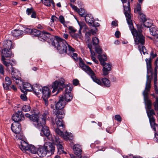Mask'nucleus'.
<instances>
[{
    "instance_id": "f257e3e1",
    "label": "nucleus",
    "mask_w": 158,
    "mask_h": 158,
    "mask_svg": "<svg viewBox=\"0 0 158 158\" xmlns=\"http://www.w3.org/2000/svg\"><path fill=\"white\" fill-rule=\"evenodd\" d=\"M145 61L147 65V75L145 89L142 94L143 96L146 112L149 119L150 125L152 128L156 132V127H157L158 125L155 123V119L153 115L155 114V113L154 110L152 109V102L148 97L151 87V82L153 74V69L152 66V59L150 58H146Z\"/></svg>"
},
{
    "instance_id": "f03ea898",
    "label": "nucleus",
    "mask_w": 158,
    "mask_h": 158,
    "mask_svg": "<svg viewBox=\"0 0 158 158\" xmlns=\"http://www.w3.org/2000/svg\"><path fill=\"white\" fill-rule=\"evenodd\" d=\"M123 4L124 13L125 15L126 20L129 25V27L134 38L135 42L136 45L140 44L138 46L139 50L140 53H143L144 55H148L145 47L143 45L145 43L144 37L141 33L142 30L138 28V32L134 27L132 20L131 19V8L130 6V0H121Z\"/></svg>"
},
{
    "instance_id": "7ed1b4c3",
    "label": "nucleus",
    "mask_w": 158,
    "mask_h": 158,
    "mask_svg": "<svg viewBox=\"0 0 158 158\" xmlns=\"http://www.w3.org/2000/svg\"><path fill=\"white\" fill-rule=\"evenodd\" d=\"M65 80L64 79L60 78L58 81H55L52 84V88H53L52 93H54L56 90V94L62 91L64 87H65V89L64 93V98L65 101L68 102L71 101L73 98V96L71 93V88L70 86V85L67 84L65 85L64 84Z\"/></svg>"
},
{
    "instance_id": "20e7f679",
    "label": "nucleus",
    "mask_w": 158,
    "mask_h": 158,
    "mask_svg": "<svg viewBox=\"0 0 158 158\" xmlns=\"http://www.w3.org/2000/svg\"><path fill=\"white\" fill-rule=\"evenodd\" d=\"M52 44L57 48L58 52L60 53H66L69 55L71 52L75 51V49L68 44L65 40L58 36L56 37V39L53 41Z\"/></svg>"
},
{
    "instance_id": "39448f33",
    "label": "nucleus",
    "mask_w": 158,
    "mask_h": 158,
    "mask_svg": "<svg viewBox=\"0 0 158 158\" xmlns=\"http://www.w3.org/2000/svg\"><path fill=\"white\" fill-rule=\"evenodd\" d=\"M55 121L56 123H53V127L56 134L60 136L66 141H67L69 139H72L73 138V135L71 133L66 132L64 135L61 130L63 129L64 127L62 120L56 118Z\"/></svg>"
},
{
    "instance_id": "423d86ee",
    "label": "nucleus",
    "mask_w": 158,
    "mask_h": 158,
    "mask_svg": "<svg viewBox=\"0 0 158 158\" xmlns=\"http://www.w3.org/2000/svg\"><path fill=\"white\" fill-rule=\"evenodd\" d=\"M44 125L45 124L43 125L42 126L40 127V129L42 128V131L44 135L49 140L51 141L56 145L58 151L60 150L63 151V148L62 142L58 136L52 137L50 134L49 128Z\"/></svg>"
},
{
    "instance_id": "0eeeda50",
    "label": "nucleus",
    "mask_w": 158,
    "mask_h": 158,
    "mask_svg": "<svg viewBox=\"0 0 158 158\" xmlns=\"http://www.w3.org/2000/svg\"><path fill=\"white\" fill-rule=\"evenodd\" d=\"M48 115V112L47 111H45L40 117L37 114H32L30 117V120L35 123L34 124L36 128L40 129V127L46 124Z\"/></svg>"
},
{
    "instance_id": "6e6552de",
    "label": "nucleus",
    "mask_w": 158,
    "mask_h": 158,
    "mask_svg": "<svg viewBox=\"0 0 158 158\" xmlns=\"http://www.w3.org/2000/svg\"><path fill=\"white\" fill-rule=\"evenodd\" d=\"M10 50L3 49L2 52L1 60L3 64L6 66L7 71L10 72L9 65H12V63L6 61V58L10 57L11 56V52Z\"/></svg>"
},
{
    "instance_id": "1a4fd4ad",
    "label": "nucleus",
    "mask_w": 158,
    "mask_h": 158,
    "mask_svg": "<svg viewBox=\"0 0 158 158\" xmlns=\"http://www.w3.org/2000/svg\"><path fill=\"white\" fill-rule=\"evenodd\" d=\"M13 64H12V65H11V67L9 66V69L11 70V75L12 79L14 81H16V83L17 84H22L23 82L21 80V75L19 71L13 68Z\"/></svg>"
},
{
    "instance_id": "9d476101",
    "label": "nucleus",
    "mask_w": 158,
    "mask_h": 158,
    "mask_svg": "<svg viewBox=\"0 0 158 158\" xmlns=\"http://www.w3.org/2000/svg\"><path fill=\"white\" fill-rule=\"evenodd\" d=\"M68 28L69 31V32L72 38L76 40H77L78 38L81 39L82 34L80 31H78V33H76L77 30L74 27L70 26Z\"/></svg>"
},
{
    "instance_id": "9b49d317",
    "label": "nucleus",
    "mask_w": 158,
    "mask_h": 158,
    "mask_svg": "<svg viewBox=\"0 0 158 158\" xmlns=\"http://www.w3.org/2000/svg\"><path fill=\"white\" fill-rule=\"evenodd\" d=\"M48 153V156H49L54 153L55 148L54 146L50 142L46 143L44 146Z\"/></svg>"
},
{
    "instance_id": "f8f14e48",
    "label": "nucleus",
    "mask_w": 158,
    "mask_h": 158,
    "mask_svg": "<svg viewBox=\"0 0 158 158\" xmlns=\"http://www.w3.org/2000/svg\"><path fill=\"white\" fill-rule=\"evenodd\" d=\"M21 111H18L16 113L14 114L12 116V119L14 122H18L21 120H23L24 117L22 114Z\"/></svg>"
},
{
    "instance_id": "ddd939ff",
    "label": "nucleus",
    "mask_w": 158,
    "mask_h": 158,
    "mask_svg": "<svg viewBox=\"0 0 158 158\" xmlns=\"http://www.w3.org/2000/svg\"><path fill=\"white\" fill-rule=\"evenodd\" d=\"M65 105V102L64 98V96L61 95L59 98L58 102L56 104L55 108L57 110H61L63 109Z\"/></svg>"
},
{
    "instance_id": "4468645a",
    "label": "nucleus",
    "mask_w": 158,
    "mask_h": 158,
    "mask_svg": "<svg viewBox=\"0 0 158 158\" xmlns=\"http://www.w3.org/2000/svg\"><path fill=\"white\" fill-rule=\"evenodd\" d=\"M79 60V65L80 67L89 74L92 71L90 68L84 64L81 58H80Z\"/></svg>"
},
{
    "instance_id": "2eb2a0df",
    "label": "nucleus",
    "mask_w": 158,
    "mask_h": 158,
    "mask_svg": "<svg viewBox=\"0 0 158 158\" xmlns=\"http://www.w3.org/2000/svg\"><path fill=\"white\" fill-rule=\"evenodd\" d=\"M42 97L43 100H48L50 95V91L48 87H44L43 88L42 91Z\"/></svg>"
},
{
    "instance_id": "dca6fc26",
    "label": "nucleus",
    "mask_w": 158,
    "mask_h": 158,
    "mask_svg": "<svg viewBox=\"0 0 158 158\" xmlns=\"http://www.w3.org/2000/svg\"><path fill=\"white\" fill-rule=\"evenodd\" d=\"M51 35L50 33L46 31H43L41 32L40 35L39 39L41 41H42V40H43L46 41L48 42L49 41V39H51Z\"/></svg>"
},
{
    "instance_id": "f3484780",
    "label": "nucleus",
    "mask_w": 158,
    "mask_h": 158,
    "mask_svg": "<svg viewBox=\"0 0 158 158\" xmlns=\"http://www.w3.org/2000/svg\"><path fill=\"white\" fill-rule=\"evenodd\" d=\"M11 129L13 132L15 133L20 132L21 129L20 124L19 122H14L11 126Z\"/></svg>"
},
{
    "instance_id": "a211bd4d",
    "label": "nucleus",
    "mask_w": 158,
    "mask_h": 158,
    "mask_svg": "<svg viewBox=\"0 0 158 158\" xmlns=\"http://www.w3.org/2000/svg\"><path fill=\"white\" fill-rule=\"evenodd\" d=\"M23 84V88H20V89L22 92L23 93L27 92V91L32 90V86L31 84L28 83H25Z\"/></svg>"
},
{
    "instance_id": "6ab92c4d",
    "label": "nucleus",
    "mask_w": 158,
    "mask_h": 158,
    "mask_svg": "<svg viewBox=\"0 0 158 158\" xmlns=\"http://www.w3.org/2000/svg\"><path fill=\"white\" fill-rule=\"evenodd\" d=\"M42 87L40 85L35 84L32 86V90L37 95H38L42 93V91L43 89Z\"/></svg>"
},
{
    "instance_id": "aec40b11",
    "label": "nucleus",
    "mask_w": 158,
    "mask_h": 158,
    "mask_svg": "<svg viewBox=\"0 0 158 158\" xmlns=\"http://www.w3.org/2000/svg\"><path fill=\"white\" fill-rule=\"evenodd\" d=\"M30 145L23 140L20 141V144L19 145V148L23 152L28 151Z\"/></svg>"
},
{
    "instance_id": "412c9836",
    "label": "nucleus",
    "mask_w": 158,
    "mask_h": 158,
    "mask_svg": "<svg viewBox=\"0 0 158 158\" xmlns=\"http://www.w3.org/2000/svg\"><path fill=\"white\" fill-rule=\"evenodd\" d=\"M37 154L40 157H44L48 156V153L46 151L44 147L39 148L37 151Z\"/></svg>"
},
{
    "instance_id": "4be33fe9",
    "label": "nucleus",
    "mask_w": 158,
    "mask_h": 158,
    "mask_svg": "<svg viewBox=\"0 0 158 158\" xmlns=\"http://www.w3.org/2000/svg\"><path fill=\"white\" fill-rule=\"evenodd\" d=\"M89 75L92 78L94 82L97 83L99 85H102V80H101L96 77L94 72L93 71Z\"/></svg>"
},
{
    "instance_id": "5701e85b",
    "label": "nucleus",
    "mask_w": 158,
    "mask_h": 158,
    "mask_svg": "<svg viewBox=\"0 0 158 158\" xmlns=\"http://www.w3.org/2000/svg\"><path fill=\"white\" fill-rule=\"evenodd\" d=\"M73 150L75 154L78 156H81L82 152L81 148V146L79 144H76L73 146Z\"/></svg>"
},
{
    "instance_id": "b1692460",
    "label": "nucleus",
    "mask_w": 158,
    "mask_h": 158,
    "mask_svg": "<svg viewBox=\"0 0 158 158\" xmlns=\"http://www.w3.org/2000/svg\"><path fill=\"white\" fill-rule=\"evenodd\" d=\"M12 41L9 40H5L3 43V49L10 50L13 48Z\"/></svg>"
},
{
    "instance_id": "393cba45",
    "label": "nucleus",
    "mask_w": 158,
    "mask_h": 158,
    "mask_svg": "<svg viewBox=\"0 0 158 158\" xmlns=\"http://www.w3.org/2000/svg\"><path fill=\"white\" fill-rule=\"evenodd\" d=\"M103 66V74L104 76L107 75L108 73V72L111 69V65L109 64L106 63L104 65H102Z\"/></svg>"
},
{
    "instance_id": "a878e982",
    "label": "nucleus",
    "mask_w": 158,
    "mask_h": 158,
    "mask_svg": "<svg viewBox=\"0 0 158 158\" xmlns=\"http://www.w3.org/2000/svg\"><path fill=\"white\" fill-rule=\"evenodd\" d=\"M23 32L19 29H15L12 31V35L14 37H21L23 35Z\"/></svg>"
},
{
    "instance_id": "bb28decb",
    "label": "nucleus",
    "mask_w": 158,
    "mask_h": 158,
    "mask_svg": "<svg viewBox=\"0 0 158 158\" xmlns=\"http://www.w3.org/2000/svg\"><path fill=\"white\" fill-rule=\"evenodd\" d=\"M85 19L86 23L91 25L94 23V18L91 15L88 14L85 17Z\"/></svg>"
},
{
    "instance_id": "cd10ccee",
    "label": "nucleus",
    "mask_w": 158,
    "mask_h": 158,
    "mask_svg": "<svg viewBox=\"0 0 158 158\" xmlns=\"http://www.w3.org/2000/svg\"><path fill=\"white\" fill-rule=\"evenodd\" d=\"M102 85L104 86L109 87L110 86L111 84L110 81L106 78H103L102 79Z\"/></svg>"
},
{
    "instance_id": "c85d7f7f",
    "label": "nucleus",
    "mask_w": 158,
    "mask_h": 158,
    "mask_svg": "<svg viewBox=\"0 0 158 158\" xmlns=\"http://www.w3.org/2000/svg\"><path fill=\"white\" fill-rule=\"evenodd\" d=\"M98 58L102 65H104V64H106V62H104L107 60L106 55L100 54L98 55Z\"/></svg>"
},
{
    "instance_id": "c756f323",
    "label": "nucleus",
    "mask_w": 158,
    "mask_h": 158,
    "mask_svg": "<svg viewBox=\"0 0 158 158\" xmlns=\"http://www.w3.org/2000/svg\"><path fill=\"white\" fill-rule=\"evenodd\" d=\"M41 1L43 3L47 6H50L51 3L53 7H55V3L53 0H41Z\"/></svg>"
},
{
    "instance_id": "7c9ffc66",
    "label": "nucleus",
    "mask_w": 158,
    "mask_h": 158,
    "mask_svg": "<svg viewBox=\"0 0 158 158\" xmlns=\"http://www.w3.org/2000/svg\"><path fill=\"white\" fill-rule=\"evenodd\" d=\"M78 23L80 26V29L79 31H80L81 32V30L83 29H84L85 31H87L88 30V28L85 23L79 22Z\"/></svg>"
},
{
    "instance_id": "2f4dec72",
    "label": "nucleus",
    "mask_w": 158,
    "mask_h": 158,
    "mask_svg": "<svg viewBox=\"0 0 158 158\" xmlns=\"http://www.w3.org/2000/svg\"><path fill=\"white\" fill-rule=\"evenodd\" d=\"M150 31L151 34L154 36L158 34V30L156 27L153 26L150 27Z\"/></svg>"
},
{
    "instance_id": "473e14b6",
    "label": "nucleus",
    "mask_w": 158,
    "mask_h": 158,
    "mask_svg": "<svg viewBox=\"0 0 158 158\" xmlns=\"http://www.w3.org/2000/svg\"><path fill=\"white\" fill-rule=\"evenodd\" d=\"M56 118L59 119H62L64 118V114L63 111H58L55 114Z\"/></svg>"
},
{
    "instance_id": "72a5a7b5",
    "label": "nucleus",
    "mask_w": 158,
    "mask_h": 158,
    "mask_svg": "<svg viewBox=\"0 0 158 158\" xmlns=\"http://www.w3.org/2000/svg\"><path fill=\"white\" fill-rule=\"evenodd\" d=\"M92 26H94V30L93 29H91V31L92 33V34H94L97 31V29L96 27H99V24L98 22L94 21V23Z\"/></svg>"
},
{
    "instance_id": "f704fd0d",
    "label": "nucleus",
    "mask_w": 158,
    "mask_h": 158,
    "mask_svg": "<svg viewBox=\"0 0 158 158\" xmlns=\"http://www.w3.org/2000/svg\"><path fill=\"white\" fill-rule=\"evenodd\" d=\"M28 151H29L32 153L37 154V150L34 145H30Z\"/></svg>"
},
{
    "instance_id": "c9c22d12",
    "label": "nucleus",
    "mask_w": 158,
    "mask_h": 158,
    "mask_svg": "<svg viewBox=\"0 0 158 158\" xmlns=\"http://www.w3.org/2000/svg\"><path fill=\"white\" fill-rule=\"evenodd\" d=\"M41 32L39 30L36 29H32L31 35L35 36H38L39 38Z\"/></svg>"
},
{
    "instance_id": "e433bc0d",
    "label": "nucleus",
    "mask_w": 158,
    "mask_h": 158,
    "mask_svg": "<svg viewBox=\"0 0 158 158\" xmlns=\"http://www.w3.org/2000/svg\"><path fill=\"white\" fill-rule=\"evenodd\" d=\"M154 85L155 93L158 94V88L157 87L156 83L157 81V75H154Z\"/></svg>"
},
{
    "instance_id": "4c0bfd02",
    "label": "nucleus",
    "mask_w": 158,
    "mask_h": 158,
    "mask_svg": "<svg viewBox=\"0 0 158 158\" xmlns=\"http://www.w3.org/2000/svg\"><path fill=\"white\" fill-rule=\"evenodd\" d=\"M154 65H155V68H154V75H157V69H158V58H157L156 60H155Z\"/></svg>"
},
{
    "instance_id": "58836bf2",
    "label": "nucleus",
    "mask_w": 158,
    "mask_h": 158,
    "mask_svg": "<svg viewBox=\"0 0 158 158\" xmlns=\"http://www.w3.org/2000/svg\"><path fill=\"white\" fill-rule=\"evenodd\" d=\"M135 12L138 14H141L142 12L141 10V5L140 4H137L136 8L135 9Z\"/></svg>"
},
{
    "instance_id": "ea45409f",
    "label": "nucleus",
    "mask_w": 158,
    "mask_h": 158,
    "mask_svg": "<svg viewBox=\"0 0 158 158\" xmlns=\"http://www.w3.org/2000/svg\"><path fill=\"white\" fill-rule=\"evenodd\" d=\"M92 43L95 47L99 43L98 39L96 37H93L92 39Z\"/></svg>"
},
{
    "instance_id": "a19ab883",
    "label": "nucleus",
    "mask_w": 158,
    "mask_h": 158,
    "mask_svg": "<svg viewBox=\"0 0 158 158\" xmlns=\"http://www.w3.org/2000/svg\"><path fill=\"white\" fill-rule=\"evenodd\" d=\"M77 12L81 17H85V10L81 8L78 9Z\"/></svg>"
},
{
    "instance_id": "79ce46f5",
    "label": "nucleus",
    "mask_w": 158,
    "mask_h": 158,
    "mask_svg": "<svg viewBox=\"0 0 158 158\" xmlns=\"http://www.w3.org/2000/svg\"><path fill=\"white\" fill-rule=\"evenodd\" d=\"M22 110L24 112L29 111L31 110V107L29 105H24L22 108Z\"/></svg>"
},
{
    "instance_id": "37998d69",
    "label": "nucleus",
    "mask_w": 158,
    "mask_h": 158,
    "mask_svg": "<svg viewBox=\"0 0 158 158\" xmlns=\"http://www.w3.org/2000/svg\"><path fill=\"white\" fill-rule=\"evenodd\" d=\"M88 47L90 50V51L91 53V57L92 58L93 57H94L95 53L92 51V45L91 44H89L88 45Z\"/></svg>"
},
{
    "instance_id": "c03bdc74",
    "label": "nucleus",
    "mask_w": 158,
    "mask_h": 158,
    "mask_svg": "<svg viewBox=\"0 0 158 158\" xmlns=\"http://www.w3.org/2000/svg\"><path fill=\"white\" fill-rule=\"evenodd\" d=\"M143 22V25L145 27L148 28L151 27V23L149 20H146Z\"/></svg>"
},
{
    "instance_id": "a18cd8bd",
    "label": "nucleus",
    "mask_w": 158,
    "mask_h": 158,
    "mask_svg": "<svg viewBox=\"0 0 158 158\" xmlns=\"http://www.w3.org/2000/svg\"><path fill=\"white\" fill-rule=\"evenodd\" d=\"M154 104L155 110L157 112V114L158 115V98H156V100Z\"/></svg>"
},
{
    "instance_id": "49530a36",
    "label": "nucleus",
    "mask_w": 158,
    "mask_h": 158,
    "mask_svg": "<svg viewBox=\"0 0 158 158\" xmlns=\"http://www.w3.org/2000/svg\"><path fill=\"white\" fill-rule=\"evenodd\" d=\"M59 20L60 23L64 25L65 21L64 16L61 15H60L59 17Z\"/></svg>"
},
{
    "instance_id": "de8ad7c7",
    "label": "nucleus",
    "mask_w": 158,
    "mask_h": 158,
    "mask_svg": "<svg viewBox=\"0 0 158 158\" xmlns=\"http://www.w3.org/2000/svg\"><path fill=\"white\" fill-rule=\"evenodd\" d=\"M15 134H16L15 136L16 138L19 139H23V135L20 133V132L18 133H15Z\"/></svg>"
},
{
    "instance_id": "09e8293b",
    "label": "nucleus",
    "mask_w": 158,
    "mask_h": 158,
    "mask_svg": "<svg viewBox=\"0 0 158 158\" xmlns=\"http://www.w3.org/2000/svg\"><path fill=\"white\" fill-rule=\"evenodd\" d=\"M24 94H21L20 96V98L23 101H26L27 98L26 97V94H27V92L23 93Z\"/></svg>"
},
{
    "instance_id": "8fccbe9b",
    "label": "nucleus",
    "mask_w": 158,
    "mask_h": 158,
    "mask_svg": "<svg viewBox=\"0 0 158 158\" xmlns=\"http://www.w3.org/2000/svg\"><path fill=\"white\" fill-rule=\"evenodd\" d=\"M91 32L90 31V32H86L85 34V38L88 41L90 39V36H91Z\"/></svg>"
},
{
    "instance_id": "3c124183",
    "label": "nucleus",
    "mask_w": 158,
    "mask_h": 158,
    "mask_svg": "<svg viewBox=\"0 0 158 158\" xmlns=\"http://www.w3.org/2000/svg\"><path fill=\"white\" fill-rule=\"evenodd\" d=\"M55 21H58V18L54 15H52L51 18V22L54 23Z\"/></svg>"
},
{
    "instance_id": "603ef678",
    "label": "nucleus",
    "mask_w": 158,
    "mask_h": 158,
    "mask_svg": "<svg viewBox=\"0 0 158 158\" xmlns=\"http://www.w3.org/2000/svg\"><path fill=\"white\" fill-rule=\"evenodd\" d=\"M71 56L73 59L75 61H77L78 60L77 54L76 53H73L71 54Z\"/></svg>"
},
{
    "instance_id": "864d4df0",
    "label": "nucleus",
    "mask_w": 158,
    "mask_h": 158,
    "mask_svg": "<svg viewBox=\"0 0 158 158\" xmlns=\"http://www.w3.org/2000/svg\"><path fill=\"white\" fill-rule=\"evenodd\" d=\"M139 15V16L140 19L142 20L143 22L145 21L146 20L145 15L143 14L142 13H141V14Z\"/></svg>"
},
{
    "instance_id": "5fc2aeb1",
    "label": "nucleus",
    "mask_w": 158,
    "mask_h": 158,
    "mask_svg": "<svg viewBox=\"0 0 158 158\" xmlns=\"http://www.w3.org/2000/svg\"><path fill=\"white\" fill-rule=\"evenodd\" d=\"M34 10L32 8H27L26 10V12L28 15H30L33 12Z\"/></svg>"
},
{
    "instance_id": "6e6d98bb",
    "label": "nucleus",
    "mask_w": 158,
    "mask_h": 158,
    "mask_svg": "<svg viewBox=\"0 0 158 158\" xmlns=\"http://www.w3.org/2000/svg\"><path fill=\"white\" fill-rule=\"evenodd\" d=\"M5 80L6 82V83L9 85H11L12 82L10 80V79L8 77H6L5 78Z\"/></svg>"
},
{
    "instance_id": "4d7b16f0",
    "label": "nucleus",
    "mask_w": 158,
    "mask_h": 158,
    "mask_svg": "<svg viewBox=\"0 0 158 158\" xmlns=\"http://www.w3.org/2000/svg\"><path fill=\"white\" fill-rule=\"evenodd\" d=\"M0 73L3 75L4 74V66L2 64H0Z\"/></svg>"
},
{
    "instance_id": "13d9d810",
    "label": "nucleus",
    "mask_w": 158,
    "mask_h": 158,
    "mask_svg": "<svg viewBox=\"0 0 158 158\" xmlns=\"http://www.w3.org/2000/svg\"><path fill=\"white\" fill-rule=\"evenodd\" d=\"M32 31V29H31L28 27H26L24 29L25 32L27 33H31H31Z\"/></svg>"
},
{
    "instance_id": "bf43d9fd",
    "label": "nucleus",
    "mask_w": 158,
    "mask_h": 158,
    "mask_svg": "<svg viewBox=\"0 0 158 158\" xmlns=\"http://www.w3.org/2000/svg\"><path fill=\"white\" fill-rule=\"evenodd\" d=\"M10 85H9L6 83H3V86L4 89L6 90H9V87Z\"/></svg>"
},
{
    "instance_id": "052dcab7",
    "label": "nucleus",
    "mask_w": 158,
    "mask_h": 158,
    "mask_svg": "<svg viewBox=\"0 0 158 158\" xmlns=\"http://www.w3.org/2000/svg\"><path fill=\"white\" fill-rule=\"evenodd\" d=\"M115 119L119 122H121L122 120L120 116L118 115H116L114 117Z\"/></svg>"
},
{
    "instance_id": "680f3d73",
    "label": "nucleus",
    "mask_w": 158,
    "mask_h": 158,
    "mask_svg": "<svg viewBox=\"0 0 158 158\" xmlns=\"http://www.w3.org/2000/svg\"><path fill=\"white\" fill-rule=\"evenodd\" d=\"M95 47V49L96 52L98 53V54H101L102 53V50L101 49V48H97L96 47V46Z\"/></svg>"
},
{
    "instance_id": "e2e57ef3",
    "label": "nucleus",
    "mask_w": 158,
    "mask_h": 158,
    "mask_svg": "<svg viewBox=\"0 0 158 158\" xmlns=\"http://www.w3.org/2000/svg\"><path fill=\"white\" fill-rule=\"evenodd\" d=\"M79 83V81L77 79H74L73 81V83L74 85H77Z\"/></svg>"
},
{
    "instance_id": "0e129e2a",
    "label": "nucleus",
    "mask_w": 158,
    "mask_h": 158,
    "mask_svg": "<svg viewBox=\"0 0 158 158\" xmlns=\"http://www.w3.org/2000/svg\"><path fill=\"white\" fill-rule=\"evenodd\" d=\"M70 6H71V7L73 10H75L76 11H77L78 9L77 7L75 5H73L71 4H70Z\"/></svg>"
},
{
    "instance_id": "69168bd1",
    "label": "nucleus",
    "mask_w": 158,
    "mask_h": 158,
    "mask_svg": "<svg viewBox=\"0 0 158 158\" xmlns=\"http://www.w3.org/2000/svg\"><path fill=\"white\" fill-rule=\"evenodd\" d=\"M150 55L152 57V58L155 57L157 55L156 53H154L153 51H152L150 53Z\"/></svg>"
},
{
    "instance_id": "338daca9",
    "label": "nucleus",
    "mask_w": 158,
    "mask_h": 158,
    "mask_svg": "<svg viewBox=\"0 0 158 158\" xmlns=\"http://www.w3.org/2000/svg\"><path fill=\"white\" fill-rule=\"evenodd\" d=\"M31 17L32 18H36V14L35 12L34 11H33V12L31 14Z\"/></svg>"
},
{
    "instance_id": "774afa93",
    "label": "nucleus",
    "mask_w": 158,
    "mask_h": 158,
    "mask_svg": "<svg viewBox=\"0 0 158 158\" xmlns=\"http://www.w3.org/2000/svg\"><path fill=\"white\" fill-rule=\"evenodd\" d=\"M70 156L71 158H77L78 156L77 155L75 156L73 154H70Z\"/></svg>"
}]
</instances>
